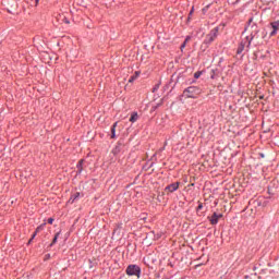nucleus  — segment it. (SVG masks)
Segmentation results:
<instances>
[{
    "label": "nucleus",
    "instance_id": "obj_1",
    "mask_svg": "<svg viewBox=\"0 0 279 279\" xmlns=\"http://www.w3.org/2000/svg\"><path fill=\"white\" fill-rule=\"evenodd\" d=\"M184 97L187 99H197L202 95V89L196 86H190L183 92Z\"/></svg>",
    "mask_w": 279,
    "mask_h": 279
},
{
    "label": "nucleus",
    "instance_id": "obj_2",
    "mask_svg": "<svg viewBox=\"0 0 279 279\" xmlns=\"http://www.w3.org/2000/svg\"><path fill=\"white\" fill-rule=\"evenodd\" d=\"M253 39H254V37H245V39H243L241 41V44L239 45L236 53H239V54L243 53V51H245V47H247V49H250V46L252 45Z\"/></svg>",
    "mask_w": 279,
    "mask_h": 279
},
{
    "label": "nucleus",
    "instance_id": "obj_3",
    "mask_svg": "<svg viewBox=\"0 0 279 279\" xmlns=\"http://www.w3.org/2000/svg\"><path fill=\"white\" fill-rule=\"evenodd\" d=\"M128 276H136V278H141V267L136 265H130L126 268Z\"/></svg>",
    "mask_w": 279,
    "mask_h": 279
},
{
    "label": "nucleus",
    "instance_id": "obj_4",
    "mask_svg": "<svg viewBox=\"0 0 279 279\" xmlns=\"http://www.w3.org/2000/svg\"><path fill=\"white\" fill-rule=\"evenodd\" d=\"M219 34V28L215 27L210 31V33L206 36L205 43L210 44L215 41V38H217V35Z\"/></svg>",
    "mask_w": 279,
    "mask_h": 279
},
{
    "label": "nucleus",
    "instance_id": "obj_5",
    "mask_svg": "<svg viewBox=\"0 0 279 279\" xmlns=\"http://www.w3.org/2000/svg\"><path fill=\"white\" fill-rule=\"evenodd\" d=\"M180 189V182L171 183L170 185L166 186L165 191L167 194L169 193H175Z\"/></svg>",
    "mask_w": 279,
    "mask_h": 279
},
{
    "label": "nucleus",
    "instance_id": "obj_6",
    "mask_svg": "<svg viewBox=\"0 0 279 279\" xmlns=\"http://www.w3.org/2000/svg\"><path fill=\"white\" fill-rule=\"evenodd\" d=\"M221 217H223V215L214 213L211 215V217H209V221H210L211 226H217V223H219V219H221Z\"/></svg>",
    "mask_w": 279,
    "mask_h": 279
},
{
    "label": "nucleus",
    "instance_id": "obj_7",
    "mask_svg": "<svg viewBox=\"0 0 279 279\" xmlns=\"http://www.w3.org/2000/svg\"><path fill=\"white\" fill-rule=\"evenodd\" d=\"M270 36H276V34H278L279 32V21H275L270 23Z\"/></svg>",
    "mask_w": 279,
    "mask_h": 279
},
{
    "label": "nucleus",
    "instance_id": "obj_8",
    "mask_svg": "<svg viewBox=\"0 0 279 279\" xmlns=\"http://www.w3.org/2000/svg\"><path fill=\"white\" fill-rule=\"evenodd\" d=\"M117 125H118V122H114L112 128H111V138L117 137Z\"/></svg>",
    "mask_w": 279,
    "mask_h": 279
},
{
    "label": "nucleus",
    "instance_id": "obj_9",
    "mask_svg": "<svg viewBox=\"0 0 279 279\" xmlns=\"http://www.w3.org/2000/svg\"><path fill=\"white\" fill-rule=\"evenodd\" d=\"M138 121V113L137 112H133L131 118H130V122L131 123H136Z\"/></svg>",
    "mask_w": 279,
    "mask_h": 279
},
{
    "label": "nucleus",
    "instance_id": "obj_10",
    "mask_svg": "<svg viewBox=\"0 0 279 279\" xmlns=\"http://www.w3.org/2000/svg\"><path fill=\"white\" fill-rule=\"evenodd\" d=\"M141 72L136 71L133 76L130 77L129 82L132 83L134 80H138Z\"/></svg>",
    "mask_w": 279,
    "mask_h": 279
},
{
    "label": "nucleus",
    "instance_id": "obj_11",
    "mask_svg": "<svg viewBox=\"0 0 279 279\" xmlns=\"http://www.w3.org/2000/svg\"><path fill=\"white\" fill-rule=\"evenodd\" d=\"M77 197H80V193H75L74 195H72V197L69 201V203L73 204V202H75L77 199Z\"/></svg>",
    "mask_w": 279,
    "mask_h": 279
},
{
    "label": "nucleus",
    "instance_id": "obj_12",
    "mask_svg": "<svg viewBox=\"0 0 279 279\" xmlns=\"http://www.w3.org/2000/svg\"><path fill=\"white\" fill-rule=\"evenodd\" d=\"M58 236H60V232L56 233V235H54L50 245H56L58 243Z\"/></svg>",
    "mask_w": 279,
    "mask_h": 279
},
{
    "label": "nucleus",
    "instance_id": "obj_13",
    "mask_svg": "<svg viewBox=\"0 0 279 279\" xmlns=\"http://www.w3.org/2000/svg\"><path fill=\"white\" fill-rule=\"evenodd\" d=\"M84 163V160H80L77 163L78 173H82V165Z\"/></svg>",
    "mask_w": 279,
    "mask_h": 279
},
{
    "label": "nucleus",
    "instance_id": "obj_14",
    "mask_svg": "<svg viewBox=\"0 0 279 279\" xmlns=\"http://www.w3.org/2000/svg\"><path fill=\"white\" fill-rule=\"evenodd\" d=\"M194 77L195 80H199V77H202V72H195Z\"/></svg>",
    "mask_w": 279,
    "mask_h": 279
},
{
    "label": "nucleus",
    "instance_id": "obj_15",
    "mask_svg": "<svg viewBox=\"0 0 279 279\" xmlns=\"http://www.w3.org/2000/svg\"><path fill=\"white\" fill-rule=\"evenodd\" d=\"M45 229V225H40L39 227H37V229L35 230V232L38 234V232L40 230H44Z\"/></svg>",
    "mask_w": 279,
    "mask_h": 279
},
{
    "label": "nucleus",
    "instance_id": "obj_16",
    "mask_svg": "<svg viewBox=\"0 0 279 279\" xmlns=\"http://www.w3.org/2000/svg\"><path fill=\"white\" fill-rule=\"evenodd\" d=\"M36 234H38L36 231L33 233L32 239L29 240V243H32V241H34V239H36Z\"/></svg>",
    "mask_w": 279,
    "mask_h": 279
},
{
    "label": "nucleus",
    "instance_id": "obj_17",
    "mask_svg": "<svg viewBox=\"0 0 279 279\" xmlns=\"http://www.w3.org/2000/svg\"><path fill=\"white\" fill-rule=\"evenodd\" d=\"M190 40H191V36H187V37L185 38L184 43H190Z\"/></svg>",
    "mask_w": 279,
    "mask_h": 279
},
{
    "label": "nucleus",
    "instance_id": "obj_18",
    "mask_svg": "<svg viewBox=\"0 0 279 279\" xmlns=\"http://www.w3.org/2000/svg\"><path fill=\"white\" fill-rule=\"evenodd\" d=\"M48 223H50V225L53 223V218H49Z\"/></svg>",
    "mask_w": 279,
    "mask_h": 279
},
{
    "label": "nucleus",
    "instance_id": "obj_19",
    "mask_svg": "<svg viewBox=\"0 0 279 279\" xmlns=\"http://www.w3.org/2000/svg\"><path fill=\"white\" fill-rule=\"evenodd\" d=\"M184 47H186V43L184 41L183 45L181 46V51L182 49H184Z\"/></svg>",
    "mask_w": 279,
    "mask_h": 279
},
{
    "label": "nucleus",
    "instance_id": "obj_20",
    "mask_svg": "<svg viewBox=\"0 0 279 279\" xmlns=\"http://www.w3.org/2000/svg\"><path fill=\"white\" fill-rule=\"evenodd\" d=\"M63 22L66 23L69 25V21L66 20V17L63 19Z\"/></svg>",
    "mask_w": 279,
    "mask_h": 279
},
{
    "label": "nucleus",
    "instance_id": "obj_21",
    "mask_svg": "<svg viewBox=\"0 0 279 279\" xmlns=\"http://www.w3.org/2000/svg\"><path fill=\"white\" fill-rule=\"evenodd\" d=\"M239 1H241V0H235V3H239Z\"/></svg>",
    "mask_w": 279,
    "mask_h": 279
},
{
    "label": "nucleus",
    "instance_id": "obj_22",
    "mask_svg": "<svg viewBox=\"0 0 279 279\" xmlns=\"http://www.w3.org/2000/svg\"><path fill=\"white\" fill-rule=\"evenodd\" d=\"M190 14H193V10L190 12Z\"/></svg>",
    "mask_w": 279,
    "mask_h": 279
},
{
    "label": "nucleus",
    "instance_id": "obj_23",
    "mask_svg": "<svg viewBox=\"0 0 279 279\" xmlns=\"http://www.w3.org/2000/svg\"><path fill=\"white\" fill-rule=\"evenodd\" d=\"M211 78H215V75H211Z\"/></svg>",
    "mask_w": 279,
    "mask_h": 279
},
{
    "label": "nucleus",
    "instance_id": "obj_24",
    "mask_svg": "<svg viewBox=\"0 0 279 279\" xmlns=\"http://www.w3.org/2000/svg\"><path fill=\"white\" fill-rule=\"evenodd\" d=\"M198 208H202V205H199Z\"/></svg>",
    "mask_w": 279,
    "mask_h": 279
},
{
    "label": "nucleus",
    "instance_id": "obj_25",
    "mask_svg": "<svg viewBox=\"0 0 279 279\" xmlns=\"http://www.w3.org/2000/svg\"><path fill=\"white\" fill-rule=\"evenodd\" d=\"M39 0H36V3H38Z\"/></svg>",
    "mask_w": 279,
    "mask_h": 279
}]
</instances>
